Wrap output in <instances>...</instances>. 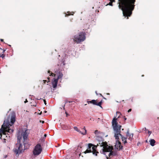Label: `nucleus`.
I'll use <instances>...</instances> for the list:
<instances>
[{
    "mask_svg": "<svg viewBox=\"0 0 159 159\" xmlns=\"http://www.w3.org/2000/svg\"><path fill=\"white\" fill-rule=\"evenodd\" d=\"M0 57H2V58H3L4 57V55L3 54H2L0 55Z\"/></svg>",
    "mask_w": 159,
    "mask_h": 159,
    "instance_id": "20",
    "label": "nucleus"
},
{
    "mask_svg": "<svg viewBox=\"0 0 159 159\" xmlns=\"http://www.w3.org/2000/svg\"><path fill=\"white\" fill-rule=\"evenodd\" d=\"M101 104H102V102H98V103H97L96 102V105L98 106L102 107V106H101Z\"/></svg>",
    "mask_w": 159,
    "mask_h": 159,
    "instance_id": "18",
    "label": "nucleus"
},
{
    "mask_svg": "<svg viewBox=\"0 0 159 159\" xmlns=\"http://www.w3.org/2000/svg\"><path fill=\"white\" fill-rule=\"evenodd\" d=\"M131 111V109H130L128 110V112H130Z\"/></svg>",
    "mask_w": 159,
    "mask_h": 159,
    "instance_id": "22",
    "label": "nucleus"
},
{
    "mask_svg": "<svg viewBox=\"0 0 159 159\" xmlns=\"http://www.w3.org/2000/svg\"><path fill=\"white\" fill-rule=\"evenodd\" d=\"M46 102V101H45H45H44V102H45V103L46 104V102Z\"/></svg>",
    "mask_w": 159,
    "mask_h": 159,
    "instance_id": "33",
    "label": "nucleus"
},
{
    "mask_svg": "<svg viewBox=\"0 0 159 159\" xmlns=\"http://www.w3.org/2000/svg\"><path fill=\"white\" fill-rule=\"evenodd\" d=\"M26 130L22 133L20 135H18L17 136V142L14 149V151L16 154H19L23 151L22 145L21 143L23 142L25 146L27 142L28 134Z\"/></svg>",
    "mask_w": 159,
    "mask_h": 159,
    "instance_id": "3",
    "label": "nucleus"
},
{
    "mask_svg": "<svg viewBox=\"0 0 159 159\" xmlns=\"http://www.w3.org/2000/svg\"><path fill=\"white\" fill-rule=\"evenodd\" d=\"M83 129H84V131H85V129H85V127H84V128H83Z\"/></svg>",
    "mask_w": 159,
    "mask_h": 159,
    "instance_id": "26",
    "label": "nucleus"
},
{
    "mask_svg": "<svg viewBox=\"0 0 159 159\" xmlns=\"http://www.w3.org/2000/svg\"><path fill=\"white\" fill-rule=\"evenodd\" d=\"M94 133L96 135V139L98 142V143L97 144V146H100L102 147L100 152L104 154H106V152H110L108 155L110 156L112 155V148L107 145L106 142H104L102 137V133L96 130L95 131Z\"/></svg>",
    "mask_w": 159,
    "mask_h": 159,
    "instance_id": "2",
    "label": "nucleus"
},
{
    "mask_svg": "<svg viewBox=\"0 0 159 159\" xmlns=\"http://www.w3.org/2000/svg\"><path fill=\"white\" fill-rule=\"evenodd\" d=\"M62 128L64 129H70V127L67 126H66L65 125H64V127H62Z\"/></svg>",
    "mask_w": 159,
    "mask_h": 159,
    "instance_id": "16",
    "label": "nucleus"
},
{
    "mask_svg": "<svg viewBox=\"0 0 159 159\" xmlns=\"http://www.w3.org/2000/svg\"><path fill=\"white\" fill-rule=\"evenodd\" d=\"M48 80H49V78H48ZM48 81L49 82V80H48Z\"/></svg>",
    "mask_w": 159,
    "mask_h": 159,
    "instance_id": "32",
    "label": "nucleus"
},
{
    "mask_svg": "<svg viewBox=\"0 0 159 159\" xmlns=\"http://www.w3.org/2000/svg\"><path fill=\"white\" fill-rule=\"evenodd\" d=\"M46 135H46V134H44V137H46Z\"/></svg>",
    "mask_w": 159,
    "mask_h": 159,
    "instance_id": "30",
    "label": "nucleus"
},
{
    "mask_svg": "<svg viewBox=\"0 0 159 159\" xmlns=\"http://www.w3.org/2000/svg\"><path fill=\"white\" fill-rule=\"evenodd\" d=\"M116 114L118 115H119V116H120V112H119V111H117V112H116ZM119 116L118 117V118H119Z\"/></svg>",
    "mask_w": 159,
    "mask_h": 159,
    "instance_id": "19",
    "label": "nucleus"
},
{
    "mask_svg": "<svg viewBox=\"0 0 159 159\" xmlns=\"http://www.w3.org/2000/svg\"><path fill=\"white\" fill-rule=\"evenodd\" d=\"M42 150L41 145L38 144L34 147L33 151V154L34 156H38L40 154Z\"/></svg>",
    "mask_w": 159,
    "mask_h": 159,
    "instance_id": "8",
    "label": "nucleus"
},
{
    "mask_svg": "<svg viewBox=\"0 0 159 159\" xmlns=\"http://www.w3.org/2000/svg\"><path fill=\"white\" fill-rule=\"evenodd\" d=\"M1 41L2 42H3V39H1Z\"/></svg>",
    "mask_w": 159,
    "mask_h": 159,
    "instance_id": "29",
    "label": "nucleus"
},
{
    "mask_svg": "<svg viewBox=\"0 0 159 159\" xmlns=\"http://www.w3.org/2000/svg\"><path fill=\"white\" fill-rule=\"evenodd\" d=\"M85 39V36L84 33L81 32L79 34L74 36V40L77 43H79L83 41Z\"/></svg>",
    "mask_w": 159,
    "mask_h": 159,
    "instance_id": "7",
    "label": "nucleus"
},
{
    "mask_svg": "<svg viewBox=\"0 0 159 159\" xmlns=\"http://www.w3.org/2000/svg\"><path fill=\"white\" fill-rule=\"evenodd\" d=\"M2 136L1 134L0 133V138Z\"/></svg>",
    "mask_w": 159,
    "mask_h": 159,
    "instance_id": "27",
    "label": "nucleus"
},
{
    "mask_svg": "<svg viewBox=\"0 0 159 159\" xmlns=\"http://www.w3.org/2000/svg\"><path fill=\"white\" fill-rule=\"evenodd\" d=\"M40 122H42V123H44V121H43L40 120Z\"/></svg>",
    "mask_w": 159,
    "mask_h": 159,
    "instance_id": "25",
    "label": "nucleus"
},
{
    "mask_svg": "<svg viewBox=\"0 0 159 159\" xmlns=\"http://www.w3.org/2000/svg\"><path fill=\"white\" fill-rule=\"evenodd\" d=\"M126 136L127 138L125 137H123V136H122V137H123L125 138L126 139L127 138H128L129 140H130L131 141L132 140V138L133 137V134H129V131H128L127 132V133H126ZM126 141H127L126 140ZM127 143V142L126 141V143Z\"/></svg>",
    "mask_w": 159,
    "mask_h": 159,
    "instance_id": "10",
    "label": "nucleus"
},
{
    "mask_svg": "<svg viewBox=\"0 0 159 159\" xmlns=\"http://www.w3.org/2000/svg\"><path fill=\"white\" fill-rule=\"evenodd\" d=\"M63 76V74L61 73H59V75H58V77L57 79H61Z\"/></svg>",
    "mask_w": 159,
    "mask_h": 159,
    "instance_id": "15",
    "label": "nucleus"
},
{
    "mask_svg": "<svg viewBox=\"0 0 159 159\" xmlns=\"http://www.w3.org/2000/svg\"><path fill=\"white\" fill-rule=\"evenodd\" d=\"M4 51H5V50H3V53L4 52Z\"/></svg>",
    "mask_w": 159,
    "mask_h": 159,
    "instance_id": "34",
    "label": "nucleus"
},
{
    "mask_svg": "<svg viewBox=\"0 0 159 159\" xmlns=\"http://www.w3.org/2000/svg\"><path fill=\"white\" fill-rule=\"evenodd\" d=\"M110 1V2L109 3V5L110 6H112V3L113 2H115L114 0H109Z\"/></svg>",
    "mask_w": 159,
    "mask_h": 159,
    "instance_id": "17",
    "label": "nucleus"
},
{
    "mask_svg": "<svg viewBox=\"0 0 159 159\" xmlns=\"http://www.w3.org/2000/svg\"><path fill=\"white\" fill-rule=\"evenodd\" d=\"M74 129L76 130V131H77L78 132H79L80 134H82L85 135H86L87 133V130L86 129H85V131L84 132H81V131L80 129H78L77 128V127L76 126H75L74 127Z\"/></svg>",
    "mask_w": 159,
    "mask_h": 159,
    "instance_id": "11",
    "label": "nucleus"
},
{
    "mask_svg": "<svg viewBox=\"0 0 159 159\" xmlns=\"http://www.w3.org/2000/svg\"><path fill=\"white\" fill-rule=\"evenodd\" d=\"M51 74H52V75H52V76H53V75H54V76H56V74H53V73H51Z\"/></svg>",
    "mask_w": 159,
    "mask_h": 159,
    "instance_id": "24",
    "label": "nucleus"
},
{
    "mask_svg": "<svg viewBox=\"0 0 159 159\" xmlns=\"http://www.w3.org/2000/svg\"><path fill=\"white\" fill-rule=\"evenodd\" d=\"M150 145L152 146H153L155 145V140L153 139H151L150 140Z\"/></svg>",
    "mask_w": 159,
    "mask_h": 159,
    "instance_id": "13",
    "label": "nucleus"
},
{
    "mask_svg": "<svg viewBox=\"0 0 159 159\" xmlns=\"http://www.w3.org/2000/svg\"><path fill=\"white\" fill-rule=\"evenodd\" d=\"M44 82V83H45V82L46 81V80H43Z\"/></svg>",
    "mask_w": 159,
    "mask_h": 159,
    "instance_id": "28",
    "label": "nucleus"
},
{
    "mask_svg": "<svg viewBox=\"0 0 159 159\" xmlns=\"http://www.w3.org/2000/svg\"><path fill=\"white\" fill-rule=\"evenodd\" d=\"M120 136H119L118 139H117L116 138V142L115 145V148L119 150L122 149V148L121 143L118 140Z\"/></svg>",
    "mask_w": 159,
    "mask_h": 159,
    "instance_id": "9",
    "label": "nucleus"
},
{
    "mask_svg": "<svg viewBox=\"0 0 159 159\" xmlns=\"http://www.w3.org/2000/svg\"><path fill=\"white\" fill-rule=\"evenodd\" d=\"M89 102L90 103H92L93 104L96 105V100H93L91 101H90L89 102H88V103H89Z\"/></svg>",
    "mask_w": 159,
    "mask_h": 159,
    "instance_id": "14",
    "label": "nucleus"
},
{
    "mask_svg": "<svg viewBox=\"0 0 159 159\" xmlns=\"http://www.w3.org/2000/svg\"><path fill=\"white\" fill-rule=\"evenodd\" d=\"M135 0H118L119 7L123 11L125 16H130L134 10Z\"/></svg>",
    "mask_w": 159,
    "mask_h": 159,
    "instance_id": "1",
    "label": "nucleus"
},
{
    "mask_svg": "<svg viewBox=\"0 0 159 159\" xmlns=\"http://www.w3.org/2000/svg\"><path fill=\"white\" fill-rule=\"evenodd\" d=\"M58 82V79H54L52 80V84L53 88H55L57 86V84Z\"/></svg>",
    "mask_w": 159,
    "mask_h": 159,
    "instance_id": "12",
    "label": "nucleus"
},
{
    "mask_svg": "<svg viewBox=\"0 0 159 159\" xmlns=\"http://www.w3.org/2000/svg\"><path fill=\"white\" fill-rule=\"evenodd\" d=\"M27 102H28V101L27 100V99H26L25 100V101L24 102H25V103H26Z\"/></svg>",
    "mask_w": 159,
    "mask_h": 159,
    "instance_id": "23",
    "label": "nucleus"
},
{
    "mask_svg": "<svg viewBox=\"0 0 159 159\" xmlns=\"http://www.w3.org/2000/svg\"><path fill=\"white\" fill-rule=\"evenodd\" d=\"M117 118L116 117H114L112 122V125L114 131L115 137L116 139H118L119 136H120L122 139L123 142L125 144L126 143V139L123 137L121 134H120V130L121 126L120 125H118V123L117 122Z\"/></svg>",
    "mask_w": 159,
    "mask_h": 159,
    "instance_id": "4",
    "label": "nucleus"
},
{
    "mask_svg": "<svg viewBox=\"0 0 159 159\" xmlns=\"http://www.w3.org/2000/svg\"><path fill=\"white\" fill-rule=\"evenodd\" d=\"M148 134H149V135H150L151 134V132L149 130H148Z\"/></svg>",
    "mask_w": 159,
    "mask_h": 159,
    "instance_id": "21",
    "label": "nucleus"
},
{
    "mask_svg": "<svg viewBox=\"0 0 159 159\" xmlns=\"http://www.w3.org/2000/svg\"><path fill=\"white\" fill-rule=\"evenodd\" d=\"M48 73H50V71H48Z\"/></svg>",
    "mask_w": 159,
    "mask_h": 159,
    "instance_id": "31",
    "label": "nucleus"
},
{
    "mask_svg": "<svg viewBox=\"0 0 159 159\" xmlns=\"http://www.w3.org/2000/svg\"><path fill=\"white\" fill-rule=\"evenodd\" d=\"M97 146H94L92 144L89 143L88 145V149L84 152L85 153L92 152L93 154L96 156H97V154L99 152L97 151Z\"/></svg>",
    "mask_w": 159,
    "mask_h": 159,
    "instance_id": "6",
    "label": "nucleus"
},
{
    "mask_svg": "<svg viewBox=\"0 0 159 159\" xmlns=\"http://www.w3.org/2000/svg\"><path fill=\"white\" fill-rule=\"evenodd\" d=\"M11 123L10 124L9 121H8L7 123H6L5 120L4 121V123L3 125L2 126L1 129L2 130V133L4 134H6V132L11 133L13 132V130L11 129L10 128V126L11 125L14 124L15 121V118L14 116H12L11 119Z\"/></svg>",
    "mask_w": 159,
    "mask_h": 159,
    "instance_id": "5",
    "label": "nucleus"
}]
</instances>
